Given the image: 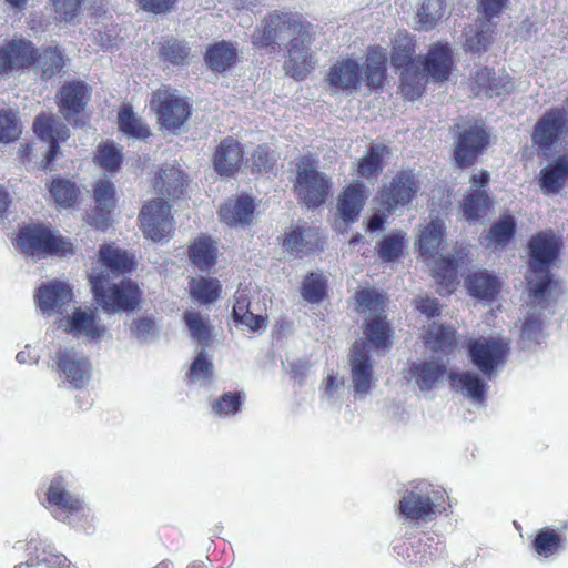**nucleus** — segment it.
<instances>
[{"instance_id":"f257e3e1","label":"nucleus","mask_w":568,"mask_h":568,"mask_svg":"<svg viewBox=\"0 0 568 568\" xmlns=\"http://www.w3.org/2000/svg\"><path fill=\"white\" fill-rule=\"evenodd\" d=\"M529 250L531 260L520 332V339L526 347L541 342L542 312L552 306L562 294L561 284L549 274V265L559 252L558 239L552 233H539L530 240Z\"/></svg>"},{"instance_id":"f03ea898","label":"nucleus","mask_w":568,"mask_h":568,"mask_svg":"<svg viewBox=\"0 0 568 568\" xmlns=\"http://www.w3.org/2000/svg\"><path fill=\"white\" fill-rule=\"evenodd\" d=\"M315 36L311 23L291 13H272L252 36L254 45L268 47L288 42L285 73L296 80H304L316 65V52L312 49Z\"/></svg>"},{"instance_id":"7ed1b4c3","label":"nucleus","mask_w":568,"mask_h":568,"mask_svg":"<svg viewBox=\"0 0 568 568\" xmlns=\"http://www.w3.org/2000/svg\"><path fill=\"white\" fill-rule=\"evenodd\" d=\"M453 60L448 43L438 42L430 47L427 55L405 68L402 73L400 90L405 99H418L426 85L427 78L445 81L450 73Z\"/></svg>"},{"instance_id":"20e7f679","label":"nucleus","mask_w":568,"mask_h":568,"mask_svg":"<svg viewBox=\"0 0 568 568\" xmlns=\"http://www.w3.org/2000/svg\"><path fill=\"white\" fill-rule=\"evenodd\" d=\"M17 247L26 256L36 260L51 255L73 254L72 243L43 224L22 227L17 237Z\"/></svg>"},{"instance_id":"39448f33","label":"nucleus","mask_w":568,"mask_h":568,"mask_svg":"<svg viewBox=\"0 0 568 568\" xmlns=\"http://www.w3.org/2000/svg\"><path fill=\"white\" fill-rule=\"evenodd\" d=\"M356 311L365 315V334L375 348L385 349L390 344L392 331L385 321V297L374 288L356 292Z\"/></svg>"},{"instance_id":"423d86ee","label":"nucleus","mask_w":568,"mask_h":568,"mask_svg":"<svg viewBox=\"0 0 568 568\" xmlns=\"http://www.w3.org/2000/svg\"><path fill=\"white\" fill-rule=\"evenodd\" d=\"M89 278L97 303L106 313L130 311L138 306L141 291L134 282L123 280L119 284H110L103 273L94 272L90 273Z\"/></svg>"},{"instance_id":"0eeeda50","label":"nucleus","mask_w":568,"mask_h":568,"mask_svg":"<svg viewBox=\"0 0 568 568\" xmlns=\"http://www.w3.org/2000/svg\"><path fill=\"white\" fill-rule=\"evenodd\" d=\"M332 185L331 178L317 170L315 156L306 155L298 161L294 190L297 197L307 207H315L325 203Z\"/></svg>"},{"instance_id":"6e6552de","label":"nucleus","mask_w":568,"mask_h":568,"mask_svg":"<svg viewBox=\"0 0 568 568\" xmlns=\"http://www.w3.org/2000/svg\"><path fill=\"white\" fill-rule=\"evenodd\" d=\"M508 351V339L498 335L480 336L470 339L468 343L471 362L489 379L498 374L506 361Z\"/></svg>"},{"instance_id":"1a4fd4ad","label":"nucleus","mask_w":568,"mask_h":568,"mask_svg":"<svg viewBox=\"0 0 568 568\" xmlns=\"http://www.w3.org/2000/svg\"><path fill=\"white\" fill-rule=\"evenodd\" d=\"M443 496L427 483H418L407 489L400 501V514L407 519L430 521L440 513Z\"/></svg>"},{"instance_id":"9d476101","label":"nucleus","mask_w":568,"mask_h":568,"mask_svg":"<svg viewBox=\"0 0 568 568\" xmlns=\"http://www.w3.org/2000/svg\"><path fill=\"white\" fill-rule=\"evenodd\" d=\"M150 106L160 125L172 132L179 130L191 113L186 99L169 87H162L153 93Z\"/></svg>"},{"instance_id":"9b49d317","label":"nucleus","mask_w":568,"mask_h":568,"mask_svg":"<svg viewBox=\"0 0 568 568\" xmlns=\"http://www.w3.org/2000/svg\"><path fill=\"white\" fill-rule=\"evenodd\" d=\"M47 498L50 506L54 507L53 515L57 519L85 529L82 520L89 519L91 511L81 499L65 489L62 477L51 480Z\"/></svg>"},{"instance_id":"f8f14e48","label":"nucleus","mask_w":568,"mask_h":568,"mask_svg":"<svg viewBox=\"0 0 568 568\" xmlns=\"http://www.w3.org/2000/svg\"><path fill=\"white\" fill-rule=\"evenodd\" d=\"M58 327L84 343L99 341L106 334V327L92 307H74L58 321Z\"/></svg>"},{"instance_id":"ddd939ff","label":"nucleus","mask_w":568,"mask_h":568,"mask_svg":"<svg viewBox=\"0 0 568 568\" xmlns=\"http://www.w3.org/2000/svg\"><path fill=\"white\" fill-rule=\"evenodd\" d=\"M171 206L163 197L149 201L140 213V223L143 234L154 242L171 236L173 223Z\"/></svg>"},{"instance_id":"4468645a","label":"nucleus","mask_w":568,"mask_h":568,"mask_svg":"<svg viewBox=\"0 0 568 568\" xmlns=\"http://www.w3.org/2000/svg\"><path fill=\"white\" fill-rule=\"evenodd\" d=\"M55 363L63 382L74 388L84 387L91 379L90 359L74 347L59 349L55 354Z\"/></svg>"},{"instance_id":"2eb2a0df","label":"nucleus","mask_w":568,"mask_h":568,"mask_svg":"<svg viewBox=\"0 0 568 568\" xmlns=\"http://www.w3.org/2000/svg\"><path fill=\"white\" fill-rule=\"evenodd\" d=\"M349 365L354 396L356 399H363L369 394L374 383L368 343L361 339L353 344Z\"/></svg>"},{"instance_id":"dca6fc26","label":"nucleus","mask_w":568,"mask_h":568,"mask_svg":"<svg viewBox=\"0 0 568 568\" xmlns=\"http://www.w3.org/2000/svg\"><path fill=\"white\" fill-rule=\"evenodd\" d=\"M419 190V182L412 171L399 172L381 192V204L390 213L408 204Z\"/></svg>"},{"instance_id":"f3484780","label":"nucleus","mask_w":568,"mask_h":568,"mask_svg":"<svg viewBox=\"0 0 568 568\" xmlns=\"http://www.w3.org/2000/svg\"><path fill=\"white\" fill-rule=\"evenodd\" d=\"M363 80L359 61L349 55L338 58L326 74L329 88L336 92H352L359 87Z\"/></svg>"},{"instance_id":"a211bd4d","label":"nucleus","mask_w":568,"mask_h":568,"mask_svg":"<svg viewBox=\"0 0 568 568\" xmlns=\"http://www.w3.org/2000/svg\"><path fill=\"white\" fill-rule=\"evenodd\" d=\"M489 179L487 171H479L470 178V187L464 197L463 216L468 221H476L488 213L489 197L484 187Z\"/></svg>"},{"instance_id":"6ab92c4d","label":"nucleus","mask_w":568,"mask_h":568,"mask_svg":"<svg viewBox=\"0 0 568 568\" xmlns=\"http://www.w3.org/2000/svg\"><path fill=\"white\" fill-rule=\"evenodd\" d=\"M95 210L88 215V223L99 230L110 225V213L116 205L115 189L111 181L101 178L93 189Z\"/></svg>"},{"instance_id":"aec40b11","label":"nucleus","mask_w":568,"mask_h":568,"mask_svg":"<svg viewBox=\"0 0 568 568\" xmlns=\"http://www.w3.org/2000/svg\"><path fill=\"white\" fill-rule=\"evenodd\" d=\"M467 256V248L460 246L455 250V254L452 257L442 255L435 261L433 275L439 284L437 291L440 295L450 294L455 290L457 284V270L465 263Z\"/></svg>"},{"instance_id":"412c9836","label":"nucleus","mask_w":568,"mask_h":568,"mask_svg":"<svg viewBox=\"0 0 568 568\" xmlns=\"http://www.w3.org/2000/svg\"><path fill=\"white\" fill-rule=\"evenodd\" d=\"M36 61L32 43L23 38H13L0 45V73L10 69L26 68Z\"/></svg>"},{"instance_id":"4be33fe9","label":"nucleus","mask_w":568,"mask_h":568,"mask_svg":"<svg viewBox=\"0 0 568 568\" xmlns=\"http://www.w3.org/2000/svg\"><path fill=\"white\" fill-rule=\"evenodd\" d=\"M459 139L455 149V160L459 166H467L476 159L486 140V133L480 122L468 128L458 125Z\"/></svg>"},{"instance_id":"5701e85b","label":"nucleus","mask_w":568,"mask_h":568,"mask_svg":"<svg viewBox=\"0 0 568 568\" xmlns=\"http://www.w3.org/2000/svg\"><path fill=\"white\" fill-rule=\"evenodd\" d=\"M72 288L65 282L52 281L41 285L36 294L37 306L45 314L51 315L72 301Z\"/></svg>"},{"instance_id":"b1692460","label":"nucleus","mask_w":568,"mask_h":568,"mask_svg":"<svg viewBox=\"0 0 568 568\" xmlns=\"http://www.w3.org/2000/svg\"><path fill=\"white\" fill-rule=\"evenodd\" d=\"M244 150L233 138L223 139L213 154V166L221 175H231L236 172L243 161Z\"/></svg>"},{"instance_id":"393cba45","label":"nucleus","mask_w":568,"mask_h":568,"mask_svg":"<svg viewBox=\"0 0 568 568\" xmlns=\"http://www.w3.org/2000/svg\"><path fill=\"white\" fill-rule=\"evenodd\" d=\"M33 131L41 140L50 143L45 154L48 165L57 156L58 143L69 138V129L58 123L51 115H39L33 123Z\"/></svg>"},{"instance_id":"a878e982","label":"nucleus","mask_w":568,"mask_h":568,"mask_svg":"<svg viewBox=\"0 0 568 568\" xmlns=\"http://www.w3.org/2000/svg\"><path fill=\"white\" fill-rule=\"evenodd\" d=\"M367 199L365 186L363 183L356 182L349 184L338 195L337 213L339 219L345 223H354Z\"/></svg>"},{"instance_id":"bb28decb","label":"nucleus","mask_w":568,"mask_h":568,"mask_svg":"<svg viewBox=\"0 0 568 568\" xmlns=\"http://www.w3.org/2000/svg\"><path fill=\"white\" fill-rule=\"evenodd\" d=\"M566 119L559 109L547 112L536 124L532 140L547 150L564 133Z\"/></svg>"},{"instance_id":"cd10ccee","label":"nucleus","mask_w":568,"mask_h":568,"mask_svg":"<svg viewBox=\"0 0 568 568\" xmlns=\"http://www.w3.org/2000/svg\"><path fill=\"white\" fill-rule=\"evenodd\" d=\"M446 373V365L440 357L415 363L409 368V381L420 390H429L436 387L437 383Z\"/></svg>"},{"instance_id":"c85d7f7f","label":"nucleus","mask_w":568,"mask_h":568,"mask_svg":"<svg viewBox=\"0 0 568 568\" xmlns=\"http://www.w3.org/2000/svg\"><path fill=\"white\" fill-rule=\"evenodd\" d=\"M89 88L82 82H71L62 87L59 95L61 113L69 121L83 111L89 101Z\"/></svg>"},{"instance_id":"c756f323","label":"nucleus","mask_w":568,"mask_h":568,"mask_svg":"<svg viewBox=\"0 0 568 568\" xmlns=\"http://www.w3.org/2000/svg\"><path fill=\"white\" fill-rule=\"evenodd\" d=\"M568 180V153L549 162L539 174V186L544 194L558 193Z\"/></svg>"},{"instance_id":"7c9ffc66","label":"nucleus","mask_w":568,"mask_h":568,"mask_svg":"<svg viewBox=\"0 0 568 568\" xmlns=\"http://www.w3.org/2000/svg\"><path fill=\"white\" fill-rule=\"evenodd\" d=\"M465 286L470 296L490 301L499 293L501 283L496 275L487 270H477L467 275Z\"/></svg>"},{"instance_id":"2f4dec72","label":"nucleus","mask_w":568,"mask_h":568,"mask_svg":"<svg viewBox=\"0 0 568 568\" xmlns=\"http://www.w3.org/2000/svg\"><path fill=\"white\" fill-rule=\"evenodd\" d=\"M318 242L320 236L316 227L298 225L286 233L283 245L292 254L302 256L314 252Z\"/></svg>"},{"instance_id":"473e14b6","label":"nucleus","mask_w":568,"mask_h":568,"mask_svg":"<svg viewBox=\"0 0 568 568\" xmlns=\"http://www.w3.org/2000/svg\"><path fill=\"white\" fill-rule=\"evenodd\" d=\"M254 212L253 201L247 195L229 199L220 209V219L231 226L250 224Z\"/></svg>"},{"instance_id":"72a5a7b5","label":"nucleus","mask_w":568,"mask_h":568,"mask_svg":"<svg viewBox=\"0 0 568 568\" xmlns=\"http://www.w3.org/2000/svg\"><path fill=\"white\" fill-rule=\"evenodd\" d=\"M99 262L104 267L103 273L110 280V275H119L130 272L133 266L132 257L125 251L112 245H103L99 250ZM97 273L95 271H93Z\"/></svg>"},{"instance_id":"f704fd0d","label":"nucleus","mask_w":568,"mask_h":568,"mask_svg":"<svg viewBox=\"0 0 568 568\" xmlns=\"http://www.w3.org/2000/svg\"><path fill=\"white\" fill-rule=\"evenodd\" d=\"M494 26L490 20H481L469 26L464 31V49L467 52L480 53L487 51L494 41Z\"/></svg>"},{"instance_id":"c9c22d12","label":"nucleus","mask_w":568,"mask_h":568,"mask_svg":"<svg viewBox=\"0 0 568 568\" xmlns=\"http://www.w3.org/2000/svg\"><path fill=\"white\" fill-rule=\"evenodd\" d=\"M444 223L434 219L420 225L417 234V245L423 256L434 258L443 241Z\"/></svg>"},{"instance_id":"e433bc0d","label":"nucleus","mask_w":568,"mask_h":568,"mask_svg":"<svg viewBox=\"0 0 568 568\" xmlns=\"http://www.w3.org/2000/svg\"><path fill=\"white\" fill-rule=\"evenodd\" d=\"M387 55L385 49L372 47L366 53V60L362 67L364 79L369 87H379L383 83L386 70Z\"/></svg>"},{"instance_id":"4c0bfd02","label":"nucleus","mask_w":568,"mask_h":568,"mask_svg":"<svg viewBox=\"0 0 568 568\" xmlns=\"http://www.w3.org/2000/svg\"><path fill=\"white\" fill-rule=\"evenodd\" d=\"M185 181L182 171L175 165H169L161 170L155 187L159 193L168 199H179L184 191Z\"/></svg>"},{"instance_id":"58836bf2","label":"nucleus","mask_w":568,"mask_h":568,"mask_svg":"<svg viewBox=\"0 0 568 568\" xmlns=\"http://www.w3.org/2000/svg\"><path fill=\"white\" fill-rule=\"evenodd\" d=\"M444 16L443 0H419L414 18L415 29L419 31L432 30Z\"/></svg>"},{"instance_id":"ea45409f","label":"nucleus","mask_w":568,"mask_h":568,"mask_svg":"<svg viewBox=\"0 0 568 568\" xmlns=\"http://www.w3.org/2000/svg\"><path fill=\"white\" fill-rule=\"evenodd\" d=\"M453 386L464 396L474 403H481L487 389V384L473 372H464L459 375H452Z\"/></svg>"},{"instance_id":"a19ab883","label":"nucleus","mask_w":568,"mask_h":568,"mask_svg":"<svg viewBox=\"0 0 568 568\" xmlns=\"http://www.w3.org/2000/svg\"><path fill=\"white\" fill-rule=\"evenodd\" d=\"M515 219L511 215H503L489 229L481 243L487 248L503 247L508 244L515 233Z\"/></svg>"},{"instance_id":"79ce46f5","label":"nucleus","mask_w":568,"mask_h":568,"mask_svg":"<svg viewBox=\"0 0 568 568\" xmlns=\"http://www.w3.org/2000/svg\"><path fill=\"white\" fill-rule=\"evenodd\" d=\"M217 246L207 236L197 237L190 246V258L202 271L210 270L216 261Z\"/></svg>"},{"instance_id":"37998d69","label":"nucleus","mask_w":568,"mask_h":568,"mask_svg":"<svg viewBox=\"0 0 568 568\" xmlns=\"http://www.w3.org/2000/svg\"><path fill=\"white\" fill-rule=\"evenodd\" d=\"M235 58L236 48L230 42L222 41L207 49L205 61L213 71L222 72L233 64Z\"/></svg>"},{"instance_id":"c03bdc74","label":"nucleus","mask_w":568,"mask_h":568,"mask_svg":"<svg viewBox=\"0 0 568 568\" xmlns=\"http://www.w3.org/2000/svg\"><path fill=\"white\" fill-rule=\"evenodd\" d=\"M426 345L435 352H449L455 342V331L436 322L429 324L425 331Z\"/></svg>"},{"instance_id":"a18cd8bd","label":"nucleus","mask_w":568,"mask_h":568,"mask_svg":"<svg viewBox=\"0 0 568 568\" xmlns=\"http://www.w3.org/2000/svg\"><path fill=\"white\" fill-rule=\"evenodd\" d=\"M213 377V362L211 356L201 349L196 353L189 373L187 378L192 384L206 385Z\"/></svg>"},{"instance_id":"49530a36","label":"nucleus","mask_w":568,"mask_h":568,"mask_svg":"<svg viewBox=\"0 0 568 568\" xmlns=\"http://www.w3.org/2000/svg\"><path fill=\"white\" fill-rule=\"evenodd\" d=\"M34 62H37V65L41 71V75L44 79H50L58 74L64 65L62 53L58 48L53 47H47L39 53L36 52Z\"/></svg>"},{"instance_id":"de8ad7c7","label":"nucleus","mask_w":568,"mask_h":568,"mask_svg":"<svg viewBox=\"0 0 568 568\" xmlns=\"http://www.w3.org/2000/svg\"><path fill=\"white\" fill-rule=\"evenodd\" d=\"M386 150L387 148L383 144H372L357 164L358 174L366 179L377 178L382 172L381 163Z\"/></svg>"},{"instance_id":"09e8293b","label":"nucleus","mask_w":568,"mask_h":568,"mask_svg":"<svg viewBox=\"0 0 568 568\" xmlns=\"http://www.w3.org/2000/svg\"><path fill=\"white\" fill-rule=\"evenodd\" d=\"M119 126L129 136L145 139L150 135L149 128L133 113L129 105L122 106L118 115Z\"/></svg>"},{"instance_id":"8fccbe9b","label":"nucleus","mask_w":568,"mask_h":568,"mask_svg":"<svg viewBox=\"0 0 568 568\" xmlns=\"http://www.w3.org/2000/svg\"><path fill=\"white\" fill-rule=\"evenodd\" d=\"M414 52L413 41L406 31H398L393 38V48L390 52L392 64L396 68L410 65L412 54Z\"/></svg>"},{"instance_id":"3c124183","label":"nucleus","mask_w":568,"mask_h":568,"mask_svg":"<svg viewBox=\"0 0 568 568\" xmlns=\"http://www.w3.org/2000/svg\"><path fill=\"white\" fill-rule=\"evenodd\" d=\"M184 320L192 337L200 344L207 346L212 338V326L209 317L197 312H187Z\"/></svg>"},{"instance_id":"603ef678","label":"nucleus","mask_w":568,"mask_h":568,"mask_svg":"<svg viewBox=\"0 0 568 568\" xmlns=\"http://www.w3.org/2000/svg\"><path fill=\"white\" fill-rule=\"evenodd\" d=\"M190 292L200 303H212L219 298L221 285L216 278H193L190 284Z\"/></svg>"},{"instance_id":"864d4df0","label":"nucleus","mask_w":568,"mask_h":568,"mask_svg":"<svg viewBox=\"0 0 568 568\" xmlns=\"http://www.w3.org/2000/svg\"><path fill=\"white\" fill-rule=\"evenodd\" d=\"M50 193L61 207L73 205L79 190L74 182L64 179H54L50 184Z\"/></svg>"},{"instance_id":"5fc2aeb1","label":"nucleus","mask_w":568,"mask_h":568,"mask_svg":"<svg viewBox=\"0 0 568 568\" xmlns=\"http://www.w3.org/2000/svg\"><path fill=\"white\" fill-rule=\"evenodd\" d=\"M405 233L395 231L386 235L378 244V254L383 261H395L405 247Z\"/></svg>"},{"instance_id":"6e6d98bb","label":"nucleus","mask_w":568,"mask_h":568,"mask_svg":"<svg viewBox=\"0 0 568 568\" xmlns=\"http://www.w3.org/2000/svg\"><path fill=\"white\" fill-rule=\"evenodd\" d=\"M326 290V278L321 273H311L302 284V296L310 303H318L323 300Z\"/></svg>"},{"instance_id":"4d7b16f0","label":"nucleus","mask_w":568,"mask_h":568,"mask_svg":"<svg viewBox=\"0 0 568 568\" xmlns=\"http://www.w3.org/2000/svg\"><path fill=\"white\" fill-rule=\"evenodd\" d=\"M122 162L121 149L113 142H104L98 149L97 163L104 170L115 171Z\"/></svg>"},{"instance_id":"13d9d810","label":"nucleus","mask_w":568,"mask_h":568,"mask_svg":"<svg viewBox=\"0 0 568 568\" xmlns=\"http://www.w3.org/2000/svg\"><path fill=\"white\" fill-rule=\"evenodd\" d=\"M21 125L11 110H0V142L8 143L19 138Z\"/></svg>"},{"instance_id":"bf43d9fd","label":"nucleus","mask_w":568,"mask_h":568,"mask_svg":"<svg viewBox=\"0 0 568 568\" xmlns=\"http://www.w3.org/2000/svg\"><path fill=\"white\" fill-rule=\"evenodd\" d=\"M345 392L344 378L329 373L322 382L321 398L328 404H334Z\"/></svg>"},{"instance_id":"052dcab7","label":"nucleus","mask_w":568,"mask_h":568,"mask_svg":"<svg viewBox=\"0 0 568 568\" xmlns=\"http://www.w3.org/2000/svg\"><path fill=\"white\" fill-rule=\"evenodd\" d=\"M560 545V538L558 534L548 528L541 529L536 536L534 546L535 550L539 556L545 558L555 554Z\"/></svg>"},{"instance_id":"680f3d73","label":"nucleus","mask_w":568,"mask_h":568,"mask_svg":"<svg viewBox=\"0 0 568 568\" xmlns=\"http://www.w3.org/2000/svg\"><path fill=\"white\" fill-rule=\"evenodd\" d=\"M514 90V83L505 71L494 73L490 82L485 84V95L498 97Z\"/></svg>"},{"instance_id":"e2e57ef3","label":"nucleus","mask_w":568,"mask_h":568,"mask_svg":"<svg viewBox=\"0 0 568 568\" xmlns=\"http://www.w3.org/2000/svg\"><path fill=\"white\" fill-rule=\"evenodd\" d=\"M241 405L242 399L240 394L226 393L217 400L213 402L212 410L219 416H227L235 414Z\"/></svg>"},{"instance_id":"0e129e2a","label":"nucleus","mask_w":568,"mask_h":568,"mask_svg":"<svg viewBox=\"0 0 568 568\" xmlns=\"http://www.w3.org/2000/svg\"><path fill=\"white\" fill-rule=\"evenodd\" d=\"M190 48L176 40H169L162 48V55L173 64L182 63L189 55Z\"/></svg>"},{"instance_id":"69168bd1","label":"nucleus","mask_w":568,"mask_h":568,"mask_svg":"<svg viewBox=\"0 0 568 568\" xmlns=\"http://www.w3.org/2000/svg\"><path fill=\"white\" fill-rule=\"evenodd\" d=\"M131 332L138 339L146 342L156 335L158 329L153 320L141 317L132 323Z\"/></svg>"},{"instance_id":"338daca9","label":"nucleus","mask_w":568,"mask_h":568,"mask_svg":"<svg viewBox=\"0 0 568 568\" xmlns=\"http://www.w3.org/2000/svg\"><path fill=\"white\" fill-rule=\"evenodd\" d=\"M252 169L255 171H268L275 162L274 155L265 145H258L252 154Z\"/></svg>"},{"instance_id":"774afa93","label":"nucleus","mask_w":568,"mask_h":568,"mask_svg":"<svg viewBox=\"0 0 568 568\" xmlns=\"http://www.w3.org/2000/svg\"><path fill=\"white\" fill-rule=\"evenodd\" d=\"M52 3L60 20L68 22L77 16L81 0H52Z\"/></svg>"}]
</instances>
